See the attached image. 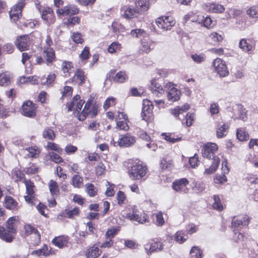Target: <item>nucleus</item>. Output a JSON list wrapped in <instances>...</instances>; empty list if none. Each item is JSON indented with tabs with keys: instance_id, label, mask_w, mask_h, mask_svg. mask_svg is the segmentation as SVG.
<instances>
[{
	"instance_id": "0eeeda50",
	"label": "nucleus",
	"mask_w": 258,
	"mask_h": 258,
	"mask_svg": "<svg viewBox=\"0 0 258 258\" xmlns=\"http://www.w3.org/2000/svg\"><path fill=\"white\" fill-rule=\"evenodd\" d=\"M36 104L28 100L23 103L22 113L25 116L33 117L36 115Z\"/></svg>"
},
{
	"instance_id": "a878e982",
	"label": "nucleus",
	"mask_w": 258,
	"mask_h": 258,
	"mask_svg": "<svg viewBox=\"0 0 258 258\" xmlns=\"http://www.w3.org/2000/svg\"><path fill=\"white\" fill-rule=\"evenodd\" d=\"M5 207L6 208L14 210L15 209H18V203L11 196H6L5 198Z\"/></svg>"
},
{
	"instance_id": "09e8293b",
	"label": "nucleus",
	"mask_w": 258,
	"mask_h": 258,
	"mask_svg": "<svg viewBox=\"0 0 258 258\" xmlns=\"http://www.w3.org/2000/svg\"><path fill=\"white\" fill-rule=\"evenodd\" d=\"M214 203H213V207L215 210H223L225 208L223 205L221 203L219 196L214 195L213 196Z\"/></svg>"
},
{
	"instance_id": "5701e85b",
	"label": "nucleus",
	"mask_w": 258,
	"mask_h": 258,
	"mask_svg": "<svg viewBox=\"0 0 258 258\" xmlns=\"http://www.w3.org/2000/svg\"><path fill=\"white\" fill-rule=\"evenodd\" d=\"M206 6L207 10L211 13H222L225 10L224 6L218 3H208Z\"/></svg>"
},
{
	"instance_id": "680f3d73",
	"label": "nucleus",
	"mask_w": 258,
	"mask_h": 258,
	"mask_svg": "<svg viewBox=\"0 0 258 258\" xmlns=\"http://www.w3.org/2000/svg\"><path fill=\"white\" fill-rule=\"evenodd\" d=\"M106 185H111L109 187H108L105 191V195L108 197L113 196L114 195L115 191L114 187H115L114 184H110L109 182H106Z\"/></svg>"
},
{
	"instance_id": "a19ab883",
	"label": "nucleus",
	"mask_w": 258,
	"mask_h": 258,
	"mask_svg": "<svg viewBox=\"0 0 258 258\" xmlns=\"http://www.w3.org/2000/svg\"><path fill=\"white\" fill-rule=\"evenodd\" d=\"M120 231L119 227H114L112 228H110L107 230L106 232L105 236L106 239H112L117 233Z\"/></svg>"
},
{
	"instance_id": "3c124183",
	"label": "nucleus",
	"mask_w": 258,
	"mask_h": 258,
	"mask_svg": "<svg viewBox=\"0 0 258 258\" xmlns=\"http://www.w3.org/2000/svg\"><path fill=\"white\" fill-rule=\"evenodd\" d=\"M10 83V78L5 73L0 74V86H8Z\"/></svg>"
},
{
	"instance_id": "aec40b11",
	"label": "nucleus",
	"mask_w": 258,
	"mask_h": 258,
	"mask_svg": "<svg viewBox=\"0 0 258 258\" xmlns=\"http://www.w3.org/2000/svg\"><path fill=\"white\" fill-rule=\"evenodd\" d=\"M151 90L153 95L157 97H161L164 92L160 84L155 80L151 82Z\"/></svg>"
},
{
	"instance_id": "473e14b6",
	"label": "nucleus",
	"mask_w": 258,
	"mask_h": 258,
	"mask_svg": "<svg viewBox=\"0 0 258 258\" xmlns=\"http://www.w3.org/2000/svg\"><path fill=\"white\" fill-rule=\"evenodd\" d=\"M28 152L27 156L31 158H37L40 153V149L36 147H31L26 149Z\"/></svg>"
},
{
	"instance_id": "ea45409f",
	"label": "nucleus",
	"mask_w": 258,
	"mask_h": 258,
	"mask_svg": "<svg viewBox=\"0 0 258 258\" xmlns=\"http://www.w3.org/2000/svg\"><path fill=\"white\" fill-rule=\"evenodd\" d=\"M26 187V191L27 195L30 196H33L34 194V183L30 180H25L24 181Z\"/></svg>"
},
{
	"instance_id": "9d476101",
	"label": "nucleus",
	"mask_w": 258,
	"mask_h": 258,
	"mask_svg": "<svg viewBox=\"0 0 258 258\" xmlns=\"http://www.w3.org/2000/svg\"><path fill=\"white\" fill-rule=\"evenodd\" d=\"M136 142V138L130 134L121 136L118 141V145L120 147H128Z\"/></svg>"
},
{
	"instance_id": "20e7f679",
	"label": "nucleus",
	"mask_w": 258,
	"mask_h": 258,
	"mask_svg": "<svg viewBox=\"0 0 258 258\" xmlns=\"http://www.w3.org/2000/svg\"><path fill=\"white\" fill-rule=\"evenodd\" d=\"M97 113V108L90 101H88L85 104L83 111L78 114V119L80 121H83L85 119L88 114L91 115L92 117L95 116Z\"/></svg>"
},
{
	"instance_id": "423d86ee",
	"label": "nucleus",
	"mask_w": 258,
	"mask_h": 258,
	"mask_svg": "<svg viewBox=\"0 0 258 258\" xmlns=\"http://www.w3.org/2000/svg\"><path fill=\"white\" fill-rule=\"evenodd\" d=\"M31 37L28 35L21 36L15 42L17 48L21 51L28 50L31 45Z\"/></svg>"
},
{
	"instance_id": "c9c22d12",
	"label": "nucleus",
	"mask_w": 258,
	"mask_h": 258,
	"mask_svg": "<svg viewBox=\"0 0 258 258\" xmlns=\"http://www.w3.org/2000/svg\"><path fill=\"white\" fill-rule=\"evenodd\" d=\"M84 73L81 70H78L75 74L72 81L75 83H78L82 84L84 82Z\"/></svg>"
},
{
	"instance_id": "79ce46f5",
	"label": "nucleus",
	"mask_w": 258,
	"mask_h": 258,
	"mask_svg": "<svg viewBox=\"0 0 258 258\" xmlns=\"http://www.w3.org/2000/svg\"><path fill=\"white\" fill-rule=\"evenodd\" d=\"M131 35L134 37L140 38L141 37H146V32L142 29H136L131 30Z\"/></svg>"
},
{
	"instance_id": "f257e3e1",
	"label": "nucleus",
	"mask_w": 258,
	"mask_h": 258,
	"mask_svg": "<svg viewBox=\"0 0 258 258\" xmlns=\"http://www.w3.org/2000/svg\"><path fill=\"white\" fill-rule=\"evenodd\" d=\"M218 146L215 143H208L206 144L202 149V155L204 158L212 159L213 161L211 165L206 169L205 172L210 174L214 173L217 169L220 163V158L215 156L217 152Z\"/></svg>"
},
{
	"instance_id": "7ed1b4c3",
	"label": "nucleus",
	"mask_w": 258,
	"mask_h": 258,
	"mask_svg": "<svg viewBox=\"0 0 258 258\" xmlns=\"http://www.w3.org/2000/svg\"><path fill=\"white\" fill-rule=\"evenodd\" d=\"M175 24V21L171 16H162L158 18L153 25L156 31H163L170 30Z\"/></svg>"
},
{
	"instance_id": "393cba45",
	"label": "nucleus",
	"mask_w": 258,
	"mask_h": 258,
	"mask_svg": "<svg viewBox=\"0 0 258 258\" xmlns=\"http://www.w3.org/2000/svg\"><path fill=\"white\" fill-rule=\"evenodd\" d=\"M180 91L175 88H172L169 90H167V97L170 102H174L179 98Z\"/></svg>"
},
{
	"instance_id": "de8ad7c7",
	"label": "nucleus",
	"mask_w": 258,
	"mask_h": 258,
	"mask_svg": "<svg viewBox=\"0 0 258 258\" xmlns=\"http://www.w3.org/2000/svg\"><path fill=\"white\" fill-rule=\"evenodd\" d=\"M247 14L249 17L253 18H258V7L251 6L247 11Z\"/></svg>"
},
{
	"instance_id": "b1692460",
	"label": "nucleus",
	"mask_w": 258,
	"mask_h": 258,
	"mask_svg": "<svg viewBox=\"0 0 258 258\" xmlns=\"http://www.w3.org/2000/svg\"><path fill=\"white\" fill-rule=\"evenodd\" d=\"M145 249L147 252L152 253L163 249L162 243L160 241H154L145 246Z\"/></svg>"
},
{
	"instance_id": "c85d7f7f",
	"label": "nucleus",
	"mask_w": 258,
	"mask_h": 258,
	"mask_svg": "<svg viewBox=\"0 0 258 258\" xmlns=\"http://www.w3.org/2000/svg\"><path fill=\"white\" fill-rule=\"evenodd\" d=\"M18 218L16 216L10 218L7 222V229L10 232H16V225Z\"/></svg>"
},
{
	"instance_id": "69168bd1",
	"label": "nucleus",
	"mask_w": 258,
	"mask_h": 258,
	"mask_svg": "<svg viewBox=\"0 0 258 258\" xmlns=\"http://www.w3.org/2000/svg\"><path fill=\"white\" fill-rule=\"evenodd\" d=\"M116 126L120 130L127 131L129 129V126L126 122L123 121H118L116 122Z\"/></svg>"
},
{
	"instance_id": "412c9836",
	"label": "nucleus",
	"mask_w": 258,
	"mask_h": 258,
	"mask_svg": "<svg viewBox=\"0 0 258 258\" xmlns=\"http://www.w3.org/2000/svg\"><path fill=\"white\" fill-rule=\"evenodd\" d=\"M126 217L130 220H134L141 224L145 223L147 220V216L145 214L139 215V214H137V211H133L132 214L131 213L127 214Z\"/></svg>"
},
{
	"instance_id": "49530a36",
	"label": "nucleus",
	"mask_w": 258,
	"mask_h": 258,
	"mask_svg": "<svg viewBox=\"0 0 258 258\" xmlns=\"http://www.w3.org/2000/svg\"><path fill=\"white\" fill-rule=\"evenodd\" d=\"M190 258H201L202 252L197 246L191 248L190 251Z\"/></svg>"
},
{
	"instance_id": "4be33fe9",
	"label": "nucleus",
	"mask_w": 258,
	"mask_h": 258,
	"mask_svg": "<svg viewBox=\"0 0 258 258\" xmlns=\"http://www.w3.org/2000/svg\"><path fill=\"white\" fill-rule=\"evenodd\" d=\"M101 252L99 247L96 244H94L87 249L86 256L87 258H96L100 255Z\"/></svg>"
},
{
	"instance_id": "c03bdc74",
	"label": "nucleus",
	"mask_w": 258,
	"mask_h": 258,
	"mask_svg": "<svg viewBox=\"0 0 258 258\" xmlns=\"http://www.w3.org/2000/svg\"><path fill=\"white\" fill-rule=\"evenodd\" d=\"M187 239V236L181 231H177L174 235V240L178 243H182Z\"/></svg>"
},
{
	"instance_id": "c756f323",
	"label": "nucleus",
	"mask_w": 258,
	"mask_h": 258,
	"mask_svg": "<svg viewBox=\"0 0 258 258\" xmlns=\"http://www.w3.org/2000/svg\"><path fill=\"white\" fill-rule=\"evenodd\" d=\"M189 108V105L188 104H185L181 107L177 106L174 109H171V113L175 117H177L180 114L186 111Z\"/></svg>"
},
{
	"instance_id": "e433bc0d",
	"label": "nucleus",
	"mask_w": 258,
	"mask_h": 258,
	"mask_svg": "<svg viewBox=\"0 0 258 258\" xmlns=\"http://www.w3.org/2000/svg\"><path fill=\"white\" fill-rule=\"evenodd\" d=\"M43 138L48 140H53L55 138V135L54 131L49 128H45L42 133Z\"/></svg>"
},
{
	"instance_id": "864d4df0",
	"label": "nucleus",
	"mask_w": 258,
	"mask_h": 258,
	"mask_svg": "<svg viewBox=\"0 0 258 258\" xmlns=\"http://www.w3.org/2000/svg\"><path fill=\"white\" fill-rule=\"evenodd\" d=\"M121 48V44L118 42H112L108 47V51L109 53H113L116 52L117 50H119Z\"/></svg>"
},
{
	"instance_id": "4d7b16f0",
	"label": "nucleus",
	"mask_w": 258,
	"mask_h": 258,
	"mask_svg": "<svg viewBox=\"0 0 258 258\" xmlns=\"http://www.w3.org/2000/svg\"><path fill=\"white\" fill-rule=\"evenodd\" d=\"M156 220L155 223L159 226H162L165 223L164 219L163 217V214L161 212H159L158 213L155 215Z\"/></svg>"
},
{
	"instance_id": "72a5a7b5",
	"label": "nucleus",
	"mask_w": 258,
	"mask_h": 258,
	"mask_svg": "<svg viewBox=\"0 0 258 258\" xmlns=\"http://www.w3.org/2000/svg\"><path fill=\"white\" fill-rule=\"evenodd\" d=\"M229 128L227 123H224L217 130V136L218 138H221L226 136Z\"/></svg>"
},
{
	"instance_id": "bb28decb",
	"label": "nucleus",
	"mask_w": 258,
	"mask_h": 258,
	"mask_svg": "<svg viewBox=\"0 0 258 258\" xmlns=\"http://www.w3.org/2000/svg\"><path fill=\"white\" fill-rule=\"evenodd\" d=\"M141 50L146 53L149 52L154 47V42L148 38L145 37L142 40Z\"/></svg>"
},
{
	"instance_id": "f704fd0d",
	"label": "nucleus",
	"mask_w": 258,
	"mask_h": 258,
	"mask_svg": "<svg viewBox=\"0 0 258 258\" xmlns=\"http://www.w3.org/2000/svg\"><path fill=\"white\" fill-rule=\"evenodd\" d=\"M48 186L51 194L52 196H57L59 194V188L57 183L53 180H50L48 183Z\"/></svg>"
},
{
	"instance_id": "ddd939ff",
	"label": "nucleus",
	"mask_w": 258,
	"mask_h": 258,
	"mask_svg": "<svg viewBox=\"0 0 258 258\" xmlns=\"http://www.w3.org/2000/svg\"><path fill=\"white\" fill-rule=\"evenodd\" d=\"M42 19L45 21L48 24H52L55 21V17L53 10L49 7L43 8L41 14Z\"/></svg>"
},
{
	"instance_id": "58836bf2",
	"label": "nucleus",
	"mask_w": 258,
	"mask_h": 258,
	"mask_svg": "<svg viewBox=\"0 0 258 258\" xmlns=\"http://www.w3.org/2000/svg\"><path fill=\"white\" fill-rule=\"evenodd\" d=\"M127 78V76L125 72L120 71L116 74L114 80L118 83H123L125 82Z\"/></svg>"
},
{
	"instance_id": "2eb2a0df",
	"label": "nucleus",
	"mask_w": 258,
	"mask_h": 258,
	"mask_svg": "<svg viewBox=\"0 0 258 258\" xmlns=\"http://www.w3.org/2000/svg\"><path fill=\"white\" fill-rule=\"evenodd\" d=\"M249 217L247 215H240L234 217L231 221L233 227H238L240 225H248L249 224Z\"/></svg>"
},
{
	"instance_id": "1a4fd4ad",
	"label": "nucleus",
	"mask_w": 258,
	"mask_h": 258,
	"mask_svg": "<svg viewBox=\"0 0 258 258\" xmlns=\"http://www.w3.org/2000/svg\"><path fill=\"white\" fill-rule=\"evenodd\" d=\"M153 105L151 101L146 99L143 101V107L141 112L142 119L147 121L151 116Z\"/></svg>"
},
{
	"instance_id": "cd10ccee",
	"label": "nucleus",
	"mask_w": 258,
	"mask_h": 258,
	"mask_svg": "<svg viewBox=\"0 0 258 258\" xmlns=\"http://www.w3.org/2000/svg\"><path fill=\"white\" fill-rule=\"evenodd\" d=\"M124 11L122 15L126 19H131L137 16V15L139 13V10L136 8H132L130 7L126 8L125 10H123Z\"/></svg>"
},
{
	"instance_id": "f03ea898",
	"label": "nucleus",
	"mask_w": 258,
	"mask_h": 258,
	"mask_svg": "<svg viewBox=\"0 0 258 258\" xmlns=\"http://www.w3.org/2000/svg\"><path fill=\"white\" fill-rule=\"evenodd\" d=\"M147 167L139 161L130 160L127 167V173L129 177L134 180H144L147 178Z\"/></svg>"
},
{
	"instance_id": "2f4dec72",
	"label": "nucleus",
	"mask_w": 258,
	"mask_h": 258,
	"mask_svg": "<svg viewBox=\"0 0 258 258\" xmlns=\"http://www.w3.org/2000/svg\"><path fill=\"white\" fill-rule=\"evenodd\" d=\"M136 8L140 12L147 11L149 8L148 0H136Z\"/></svg>"
},
{
	"instance_id": "f3484780",
	"label": "nucleus",
	"mask_w": 258,
	"mask_h": 258,
	"mask_svg": "<svg viewBox=\"0 0 258 258\" xmlns=\"http://www.w3.org/2000/svg\"><path fill=\"white\" fill-rule=\"evenodd\" d=\"M25 236L33 234L36 239L35 243L39 242L40 241V234L38 231L30 224H26L24 227Z\"/></svg>"
},
{
	"instance_id": "8fccbe9b",
	"label": "nucleus",
	"mask_w": 258,
	"mask_h": 258,
	"mask_svg": "<svg viewBox=\"0 0 258 258\" xmlns=\"http://www.w3.org/2000/svg\"><path fill=\"white\" fill-rule=\"evenodd\" d=\"M47 150H51L57 152L59 154H61L63 150L59 146L54 143L48 142L46 146Z\"/></svg>"
},
{
	"instance_id": "5fc2aeb1",
	"label": "nucleus",
	"mask_w": 258,
	"mask_h": 258,
	"mask_svg": "<svg viewBox=\"0 0 258 258\" xmlns=\"http://www.w3.org/2000/svg\"><path fill=\"white\" fill-rule=\"evenodd\" d=\"M192 184V189L197 192H201L205 189V185L203 182L194 181Z\"/></svg>"
},
{
	"instance_id": "6ab92c4d",
	"label": "nucleus",
	"mask_w": 258,
	"mask_h": 258,
	"mask_svg": "<svg viewBox=\"0 0 258 258\" xmlns=\"http://www.w3.org/2000/svg\"><path fill=\"white\" fill-rule=\"evenodd\" d=\"M16 232H10L8 229H6L0 226V238L7 242H11L13 240L14 234Z\"/></svg>"
},
{
	"instance_id": "6e6552de",
	"label": "nucleus",
	"mask_w": 258,
	"mask_h": 258,
	"mask_svg": "<svg viewBox=\"0 0 258 258\" xmlns=\"http://www.w3.org/2000/svg\"><path fill=\"white\" fill-rule=\"evenodd\" d=\"M25 4L24 2L21 0L11 9L9 14L12 21L16 22L22 16V10Z\"/></svg>"
},
{
	"instance_id": "bf43d9fd",
	"label": "nucleus",
	"mask_w": 258,
	"mask_h": 258,
	"mask_svg": "<svg viewBox=\"0 0 258 258\" xmlns=\"http://www.w3.org/2000/svg\"><path fill=\"white\" fill-rule=\"evenodd\" d=\"M238 111L239 118L245 121L247 119L245 109L242 105L238 106Z\"/></svg>"
},
{
	"instance_id": "4468645a",
	"label": "nucleus",
	"mask_w": 258,
	"mask_h": 258,
	"mask_svg": "<svg viewBox=\"0 0 258 258\" xmlns=\"http://www.w3.org/2000/svg\"><path fill=\"white\" fill-rule=\"evenodd\" d=\"M189 183L188 180L185 178H182L180 179L176 180L173 182V188L177 191H181L182 190L184 192H186L187 189L185 188L186 186Z\"/></svg>"
},
{
	"instance_id": "a211bd4d",
	"label": "nucleus",
	"mask_w": 258,
	"mask_h": 258,
	"mask_svg": "<svg viewBox=\"0 0 258 258\" xmlns=\"http://www.w3.org/2000/svg\"><path fill=\"white\" fill-rule=\"evenodd\" d=\"M68 241V237L64 235L55 237L52 240V243L59 248L67 246Z\"/></svg>"
},
{
	"instance_id": "338daca9",
	"label": "nucleus",
	"mask_w": 258,
	"mask_h": 258,
	"mask_svg": "<svg viewBox=\"0 0 258 258\" xmlns=\"http://www.w3.org/2000/svg\"><path fill=\"white\" fill-rule=\"evenodd\" d=\"M104 170L105 166L101 162L99 163L96 167V172L98 175H101L103 173Z\"/></svg>"
},
{
	"instance_id": "0e129e2a",
	"label": "nucleus",
	"mask_w": 258,
	"mask_h": 258,
	"mask_svg": "<svg viewBox=\"0 0 258 258\" xmlns=\"http://www.w3.org/2000/svg\"><path fill=\"white\" fill-rule=\"evenodd\" d=\"M50 160L56 163H59L63 161V160L61 157L56 153H52L50 155Z\"/></svg>"
},
{
	"instance_id": "39448f33",
	"label": "nucleus",
	"mask_w": 258,
	"mask_h": 258,
	"mask_svg": "<svg viewBox=\"0 0 258 258\" xmlns=\"http://www.w3.org/2000/svg\"><path fill=\"white\" fill-rule=\"evenodd\" d=\"M215 72L220 77H225L228 75L229 71L225 62L220 58H217L213 62Z\"/></svg>"
},
{
	"instance_id": "f8f14e48",
	"label": "nucleus",
	"mask_w": 258,
	"mask_h": 258,
	"mask_svg": "<svg viewBox=\"0 0 258 258\" xmlns=\"http://www.w3.org/2000/svg\"><path fill=\"white\" fill-rule=\"evenodd\" d=\"M84 102L83 100L80 99V96L77 95L73 97L71 102L68 105V110L79 111L81 109Z\"/></svg>"
},
{
	"instance_id": "603ef678",
	"label": "nucleus",
	"mask_w": 258,
	"mask_h": 258,
	"mask_svg": "<svg viewBox=\"0 0 258 258\" xmlns=\"http://www.w3.org/2000/svg\"><path fill=\"white\" fill-rule=\"evenodd\" d=\"M85 186L86 192L90 197H94L97 194V190L93 184L88 183L85 185Z\"/></svg>"
},
{
	"instance_id": "4c0bfd02",
	"label": "nucleus",
	"mask_w": 258,
	"mask_h": 258,
	"mask_svg": "<svg viewBox=\"0 0 258 258\" xmlns=\"http://www.w3.org/2000/svg\"><path fill=\"white\" fill-rule=\"evenodd\" d=\"M162 136L164 137V139L169 142L170 143H175V142L180 141L181 140V137H175L173 134L169 133H163Z\"/></svg>"
},
{
	"instance_id": "774afa93",
	"label": "nucleus",
	"mask_w": 258,
	"mask_h": 258,
	"mask_svg": "<svg viewBox=\"0 0 258 258\" xmlns=\"http://www.w3.org/2000/svg\"><path fill=\"white\" fill-rule=\"evenodd\" d=\"M77 150V147L72 145H68L65 148V151L68 154H74Z\"/></svg>"
},
{
	"instance_id": "e2e57ef3",
	"label": "nucleus",
	"mask_w": 258,
	"mask_h": 258,
	"mask_svg": "<svg viewBox=\"0 0 258 258\" xmlns=\"http://www.w3.org/2000/svg\"><path fill=\"white\" fill-rule=\"evenodd\" d=\"M72 39L76 43H81L83 41L82 35L78 32L74 33L72 36Z\"/></svg>"
},
{
	"instance_id": "9b49d317",
	"label": "nucleus",
	"mask_w": 258,
	"mask_h": 258,
	"mask_svg": "<svg viewBox=\"0 0 258 258\" xmlns=\"http://www.w3.org/2000/svg\"><path fill=\"white\" fill-rule=\"evenodd\" d=\"M79 9L74 5H69L62 9H57L56 13L58 16H71L78 14Z\"/></svg>"
},
{
	"instance_id": "dca6fc26",
	"label": "nucleus",
	"mask_w": 258,
	"mask_h": 258,
	"mask_svg": "<svg viewBox=\"0 0 258 258\" xmlns=\"http://www.w3.org/2000/svg\"><path fill=\"white\" fill-rule=\"evenodd\" d=\"M239 47L244 52H248L255 48V43L251 39H242L239 42Z\"/></svg>"
},
{
	"instance_id": "37998d69",
	"label": "nucleus",
	"mask_w": 258,
	"mask_h": 258,
	"mask_svg": "<svg viewBox=\"0 0 258 258\" xmlns=\"http://www.w3.org/2000/svg\"><path fill=\"white\" fill-rule=\"evenodd\" d=\"M72 184L75 187L80 188L83 184L82 178L79 175H74L72 179Z\"/></svg>"
},
{
	"instance_id": "052dcab7",
	"label": "nucleus",
	"mask_w": 258,
	"mask_h": 258,
	"mask_svg": "<svg viewBox=\"0 0 258 258\" xmlns=\"http://www.w3.org/2000/svg\"><path fill=\"white\" fill-rule=\"evenodd\" d=\"M78 214V211H65V213L62 212L60 214V216H64L69 218H73L74 216Z\"/></svg>"
},
{
	"instance_id": "6e6d98bb",
	"label": "nucleus",
	"mask_w": 258,
	"mask_h": 258,
	"mask_svg": "<svg viewBox=\"0 0 258 258\" xmlns=\"http://www.w3.org/2000/svg\"><path fill=\"white\" fill-rule=\"evenodd\" d=\"M191 57L195 62L199 63L204 61L206 59V56L204 54H194L191 55Z\"/></svg>"
},
{
	"instance_id": "7c9ffc66",
	"label": "nucleus",
	"mask_w": 258,
	"mask_h": 258,
	"mask_svg": "<svg viewBox=\"0 0 258 258\" xmlns=\"http://www.w3.org/2000/svg\"><path fill=\"white\" fill-rule=\"evenodd\" d=\"M43 55L48 63L52 62L55 59L54 51L50 47H47L44 50Z\"/></svg>"
},
{
	"instance_id": "a18cd8bd",
	"label": "nucleus",
	"mask_w": 258,
	"mask_h": 258,
	"mask_svg": "<svg viewBox=\"0 0 258 258\" xmlns=\"http://www.w3.org/2000/svg\"><path fill=\"white\" fill-rule=\"evenodd\" d=\"M236 136L237 139L241 141L246 140L248 138V134L241 128L237 129Z\"/></svg>"
},
{
	"instance_id": "13d9d810",
	"label": "nucleus",
	"mask_w": 258,
	"mask_h": 258,
	"mask_svg": "<svg viewBox=\"0 0 258 258\" xmlns=\"http://www.w3.org/2000/svg\"><path fill=\"white\" fill-rule=\"evenodd\" d=\"M61 69L64 74L65 77H67V74L70 73L71 69V62L64 61L61 65Z\"/></svg>"
}]
</instances>
